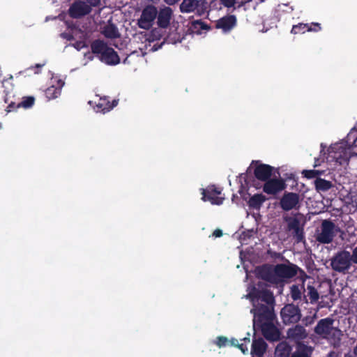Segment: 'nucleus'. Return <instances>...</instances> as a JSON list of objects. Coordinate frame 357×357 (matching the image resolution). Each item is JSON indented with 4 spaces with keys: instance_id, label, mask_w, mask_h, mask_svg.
<instances>
[{
    "instance_id": "obj_1",
    "label": "nucleus",
    "mask_w": 357,
    "mask_h": 357,
    "mask_svg": "<svg viewBox=\"0 0 357 357\" xmlns=\"http://www.w3.org/2000/svg\"><path fill=\"white\" fill-rule=\"evenodd\" d=\"M301 276L307 277L305 272L297 265L290 263L278 264L275 266L265 264L259 268L260 278L272 284H282L286 279L295 277L298 273Z\"/></svg>"
},
{
    "instance_id": "obj_2",
    "label": "nucleus",
    "mask_w": 357,
    "mask_h": 357,
    "mask_svg": "<svg viewBox=\"0 0 357 357\" xmlns=\"http://www.w3.org/2000/svg\"><path fill=\"white\" fill-rule=\"evenodd\" d=\"M274 307L264 305L263 303H256L253 305L250 312L253 314V326L255 328L264 323L275 321L276 315Z\"/></svg>"
},
{
    "instance_id": "obj_3",
    "label": "nucleus",
    "mask_w": 357,
    "mask_h": 357,
    "mask_svg": "<svg viewBox=\"0 0 357 357\" xmlns=\"http://www.w3.org/2000/svg\"><path fill=\"white\" fill-rule=\"evenodd\" d=\"M352 265L350 252L346 250L337 252L331 259V268L337 273H346Z\"/></svg>"
},
{
    "instance_id": "obj_4",
    "label": "nucleus",
    "mask_w": 357,
    "mask_h": 357,
    "mask_svg": "<svg viewBox=\"0 0 357 357\" xmlns=\"http://www.w3.org/2000/svg\"><path fill=\"white\" fill-rule=\"evenodd\" d=\"M353 153L350 146H344L343 144H336L329 149V156L340 165H348Z\"/></svg>"
},
{
    "instance_id": "obj_5",
    "label": "nucleus",
    "mask_w": 357,
    "mask_h": 357,
    "mask_svg": "<svg viewBox=\"0 0 357 357\" xmlns=\"http://www.w3.org/2000/svg\"><path fill=\"white\" fill-rule=\"evenodd\" d=\"M336 226L330 220H324L321 225V231L316 235V240L321 244L331 243L336 236Z\"/></svg>"
},
{
    "instance_id": "obj_6",
    "label": "nucleus",
    "mask_w": 357,
    "mask_h": 357,
    "mask_svg": "<svg viewBox=\"0 0 357 357\" xmlns=\"http://www.w3.org/2000/svg\"><path fill=\"white\" fill-rule=\"evenodd\" d=\"M157 8L151 4L147 5L142 11L141 16L137 21V25L141 29L145 30L150 29L153 24L154 20L157 17Z\"/></svg>"
},
{
    "instance_id": "obj_7",
    "label": "nucleus",
    "mask_w": 357,
    "mask_h": 357,
    "mask_svg": "<svg viewBox=\"0 0 357 357\" xmlns=\"http://www.w3.org/2000/svg\"><path fill=\"white\" fill-rule=\"evenodd\" d=\"M280 316L284 324L289 325L298 323L302 315L298 306L294 304H287L282 308Z\"/></svg>"
},
{
    "instance_id": "obj_8",
    "label": "nucleus",
    "mask_w": 357,
    "mask_h": 357,
    "mask_svg": "<svg viewBox=\"0 0 357 357\" xmlns=\"http://www.w3.org/2000/svg\"><path fill=\"white\" fill-rule=\"evenodd\" d=\"M285 222L287 223V230L296 243L305 241V233L303 225L296 217H286Z\"/></svg>"
},
{
    "instance_id": "obj_9",
    "label": "nucleus",
    "mask_w": 357,
    "mask_h": 357,
    "mask_svg": "<svg viewBox=\"0 0 357 357\" xmlns=\"http://www.w3.org/2000/svg\"><path fill=\"white\" fill-rule=\"evenodd\" d=\"M253 303V305L256 303H263L268 306H275V300L272 291L268 289H254L253 291L249 294Z\"/></svg>"
},
{
    "instance_id": "obj_10",
    "label": "nucleus",
    "mask_w": 357,
    "mask_h": 357,
    "mask_svg": "<svg viewBox=\"0 0 357 357\" xmlns=\"http://www.w3.org/2000/svg\"><path fill=\"white\" fill-rule=\"evenodd\" d=\"M300 196L298 193L285 192L280 200V206L284 211L299 208Z\"/></svg>"
},
{
    "instance_id": "obj_11",
    "label": "nucleus",
    "mask_w": 357,
    "mask_h": 357,
    "mask_svg": "<svg viewBox=\"0 0 357 357\" xmlns=\"http://www.w3.org/2000/svg\"><path fill=\"white\" fill-rule=\"evenodd\" d=\"M179 8L183 13L195 12L198 16H202L205 13L204 3L199 0H183Z\"/></svg>"
},
{
    "instance_id": "obj_12",
    "label": "nucleus",
    "mask_w": 357,
    "mask_h": 357,
    "mask_svg": "<svg viewBox=\"0 0 357 357\" xmlns=\"http://www.w3.org/2000/svg\"><path fill=\"white\" fill-rule=\"evenodd\" d=\"M255 328L261 330L263 336L268 341L276 342L280 340V331L274 324V321L264 323Z\"/></svg>"
},
{
    "instance_id": "obj_13",
    "label": "nucleus",
    "mask_w": 357,
    "mask_h": 357,
    "mask_svg": "<svg viewBox=\"0 0 357 357\" xmlns=\"http://www.w3.org/2000/svg\"><path fill=\"white\" fill-rule=\"evenodd\" d=\"M287 184L283 178H271V177L264 182L263 191L268 194L275 195L285 190Z\"/></svg>"
},
{
    "instance_id": "obj_14",
    "label": "nucleus",
    "mask_w": 357,
    "mask_h": 357,
    "mask_svg": "<svg viewBox=\"0 0 357 357\" xmlns=\"http://www.w3.org/2000/svg\"><path fill=\"white\" fill-rule=\"evenodd\" d=\"M202 199L204 202L208 201L213 205H221L223 203L224 198L218 196L221 190L215 185H209L206 189H202Z\"/></svg>"
},
{
    "instance_id": "obj_15",
    "label": "nucleus",
    "mask_w": 357,
    "mask_h": 357,
    "mask_svg": "<svg viewBox=\"0 0 357 357\" xmlns=\"http://www.w3.org/2000/svg\"><path fill=\"white\" fill-rule=\"evenodd\" d=\"M252 163H255L254 176L259 181L265 182L273 175V171L274 170L273 167L267 164L261 163L260 161H252Z\"/></svg>"
},
{
    "instance_id": "obj_16",
    "label": "nucleus",
    "mask_w": 357,
    "mask_h": 357,
    "mask_svg": "<svg viewBox=\"0 0 357 357\" xmlns=\"http://www.w3.org/2000/svg\"><path fill=\"white\" fill-rule=\"evenodd\" d=\"M81 0L74 1L68 9V15L73 19H79L89 15L91 8L84 3Z\"/></svg>"
},
{
    "instance_id": "obj_17",
    "label": "nucleus",
    "mask_w": 357,
    "mask_h": 357,
    "mask_svg": "<svg viewBox=\"0 0 357 357\" xmlns=\"http://www.w3.org/2000/svg\"><path fill=\"white\" fill-rule=\"evenodd\" d=\"M333 322L334 320L329 317L320 319L314 327V333L323 337H328L331 334Z\"/></svg>"
},
{
    "instance_id": "obj_18",
    "label": "nucleus",
    "mask_w": 357,
    "mask_h": 357,
    "mask_svg": "<svg viewBox=\"0 0 357 357\" xmlns=\"http://www.w3.org/2000/svg\"><path fill=\"white\" fill-rule=\"evenodd\" d=\"M173 16V10L169 6H165L158 10L157 24L161 29H167L169 24Z\"/></svg>"
},
{
    "instance_id": "obj_19",
    "label": "nucleus",
    "mask_w": 357,
    "mask_h": 357,
    "mask_svg": "<svg viewBox=\"0 0 357 357\" xmlns=\"http://www.w3.org/2000/svg\"><path fill=\"white\" fill-rule=\"evenodd\" d=\"M237 24L236 17L234 15H228L220 18L216 22V28L222 29L224 32H229Z\"/></svg>"
},
{
    "instance_id": "obj_20",
    "label": "nucleus",
    "mask_w": 357,
    "mask_h": 357,
    "mask_svg": "<svg viewBox=\"0 0 357 357\" xmlns=\"http://www.w3.org/2000/svg\"><path fill=\"white\" fill-rule=\"evenodd\" d=\"M287 337L296 342H299L305 340L307 337V333L304 326L296 324L294 326L289 328L287 332Z\"/></svg>"
},
{
    "instance_id": "obj_21",
    "label": "nucleus",
    "mask_w": 357,
    "mask_h": 357,
    "mask_svg": "<svg viewBox=\"0 0 357 357\" xmlns=\"http://www.w3.org/2000/svg\"><path fill=\"white\" fill-rule=\"evenodd\" d=\"M268 344L262 337L252 340L250 354L252 357H262L266 353Z\"/></svg>"
},
{
    "instance_id": "obj_22",
    "label": "nucleus",
    "mask_w": 357,
    "mask_h": 357,
    "mask_svg": "<svg viewBox=\"0 0 357 357\" xmlns=\"http://www.w3.org/2000/svg\"><path fill=\"white\" fill-rule=\"evenodd\" d=\"M102 61L111 66H114L120 63V58L117 52L112 48L108 46L105 50L102 56H100Z\"/></svg>"
},
{
    "instance_id": "obj_23",
    "label": "nucleus",
    "mask_w": 357,
    "mask_h": 357,
    "mask_svg": "<svg viewBox=\"0 0 357 357\" xmlns=\"http://www.w3.org/2000/svg\"><path fill=\"white\" fill-rule=\"evenodd\" d=\"M118 100H113L110 102L107 97L100 98L96 106V112H102L103 114L108 112L116 107L118 105Z\"/></svg>"
},
{
    "instance_id": "obj_24",
    "label": "nucleus",
    "mask_w": 357,
    "mask_h": 357,
    "mask_svg": "<svg viewBox=\"0 0 357 357\" xmlns=\"http://www.w3.org/2000/svg\"><path fill=\"white\" fill-rule=\"evenodd\" d=\"M304 292L306 293L303 296L306 303H308L307 298H309L310 303L312 304H314L318 301L319 298V294L314 286L307 284V289L304 290Z\"/></svg>"
},
{
    "instance_id": "obj_25",
    "label": "nucleus",
    "mask_w": 357,
    "mask_h": 357,
    "mask_svg": "<svg viewBox=\"0 0 357 357\" xmlns=\"http://www.w3.org/2000/svg\"><path fill=\"white\" fill-rule=\"evenodd\" d=\"M210 26L201 20H193L189 24L188 30L192 33L201 34L203 30H208Z\"/></svg>"
},
{
    "instance_id": "obj_26",
    "label": "nucleus",
    "mask_w": 357,
    "mask_h": 357,
    "mask_svg": "<svg viewBox=\"0 0 357 357\" xmlns=\"http://www.w3.org/2000/svg\"><path fill=\"white\" fill-rule=\"evenodd\" d=\"M266 200V197L264 195L255 194L250 198L248 204L250 208L259 210Z\"/></svg>"
},
{
    "instance_id": "obj_27",
    "label": "nucleus",
    "mask_w": 357,
    "mask_h": 357,
    "mask_svg": "<svg viewBox=\"0 0 357 357\" xmlns=\"http://www.w3.org/2000/svg\"><path fill=\"white\" fill-rule=\"evenodd\" d=\"M312 349L304 344H298L296 350L291 354V357H311Z\"/></svg>"
},
{
    "instance_id": "obj_28",
    "label": "nucleus",
    "mask_w": 357,
    "mask_h": 357,
    "mask_svg": "<svg viewBox=\"0 0 357 357\" xmlns=\"http://www.w3.org/2000/svg\"><path fill=\"white\" fill-rule=\"evenodd\" d=\"M102 34L107 38H117L120 36V33L116 26L113 23H109L105 25L102 30Z\"/></svg>"
},
{
    "instance_id": "obj_29",
    "label": "nucleus",
    "mask_w": 357,
    "mask_h": 357,
    "mask_svg": "<svg viewBox=\"0 0 357 357\" xmlns=\"http://www.w3.org/2000/svg\"><path fill=\"white\" fill-rule=\"evenodd\" d=\"M315 189L317 192H326L333 187L331 181L321 178H317L314 181Z\"/></svg>"
},
{
    "instance_id": "obj_30",
    "label": "nucleus",
    "mask_w": 357,
    "mask_h": 357,
    "mask_svg": "<svg viewBox=\"0 0 357 357\" xmlns=\"http://www.w3.org/2000/svg\"><path fill=\"white\" fill-rule=\"evenodd\" d=\"M291 347L286 342L279 343L275 350V357H289Z\"/></svg>"
},
{
    "instance_id": "obj_31",
    "label": "nucleus",
    "mask_w": 357,
    "mask_h": 357,
    "mask_svg": "<svg viewBox=\"0 0 357 357\" xmlns=\"http://www.w3.org/2000/svg\"><path fill=\"white\" fill-rule=\"evenodd\" d=\"M107 47V45L100 40H96L91 44V52L95 54H100V56H102Z\"/></svg>"
},
{
    "instance_id": "obj_32",
    "label": "nucleus",
    "mask_w": 357,
    "mask_h": 357,
    "mask_svg": "<svg viewBox=\"0 0 357 357\" xmlns=\"http://www.w3.org/2000/svg\"><path fill=\"white\" fill-rule=\"evenodd\" d=\"M61 89L60 87H56V86L52 85V86L48 87L45 91V96L49 100L54 99V98H57L61 94Z\"/></svg>"
},
{
    "instance_id": "obj_33",
    "label": "nucleus",
    "mask_w": 357,
    "mask_h": 357,
    "mask_svg": "<svg viewBox=\"0 0 357 357\" xmlns=\"http://www.w3.org/2000/svg\"><path fill=\"white\" fill-rule=\"evenodd\" d=\"M35 103V98L33 96H24L22 100L18 102V107L29 109L33 107Z\"/></svg>"
},
{
    "instance_id": "obj_34",
    "label": "nucleus",
    "mask_w": 357,
    "mask_h": 357,
    "mask_svg": "<svg viewBox=\"0 0 357 357\" xmlns=\"http://www.w3.org/2000/svg\"><path fill=\"white\" fill-rule=\"evenodd\" d=\"M307 26L308 24L298 23V24L293 25L291 33L294 35L304 33L307 31Z\"/></svg>"
},
{
    "instance_id": "obj_35",
    "label": "nucleus",
    "mask_w": 357,
    "mask_h": 357,
    "mask_svg": "<svg viewBox=\"0 0 357 357\" xmlns=\"http://www.w3.org/2000/svg\"><path fill=\"white\" fill-rule=\"evenodd\" d=\"M324 173L323 171H320V170H315V169H310V170H303L302 172V174L303 175L304 177L308 178V179H311V178H319L318 176L322 175Z\"/></svg>"
},
{
    "instance_id": "obj_36",
    "label": "nucleus",
    "mask_w": 357,
    "mask_h": 357,
    "mask_svg": "<svg viewBox=\"0 0 357 357\" xmlns=\"http://www.w3.org/2000/svg\"><path fill=\"white\" fill-rule=\"evenodd\" d=\"M290 295L291 298L293 299V301H298L301 298V291L299 288V287L296 284H293L290 287Z\"/></svg>"
},
{
    "instance_id": "obj_37",
    "label": "nucleus",
    "mask_w": 357,
    "mask_h": 357,
    "mask_svg": "<svg viewBox=\"0 0 357 357\" xmlns=\"http://www.w3.org/2000/svg\"><path fill=\"white\" fill-rule=\"evenodd\" d=\"M8 94L6 95L4 101L6 103H8V105L7 106V108L6 109V111L7 113L15 111L16 109L20 108V107H18V102L15 103L13 101H10L8 102V98L7 97Z\"/></svg>"
},
{
    "instance_id": "obj_38",
    "label": "nucleus",
    "mask_w": 357,
    "mask_h": 357,
    "mask_svg": "<svg viewBox=\"0 0 357 357\" xmlns=\"http://www.w3.org/2000/svg\"><path fill=\"white\" fill-rule=\"evenodd\" d=\"M321 29V24L319 23H317V22L308 24V26L307 27V31L318 32Z\"/></svg>"
},
{
    "instance_id": "obj_39",
    "label": "nucleus",
    "mask_w": 357,
    "mask_h": 357,
    "mask_svg": "<svg viewBox=\"0 0 357 357\" xmlns=\"http://www.w3.org/2000/svg\"><path fill=\"white\" fill-rule=\"evenodd\" d=\"M342 335V331L340 329L332 326L331 334V335H329V337L334 338V339L337 338V340L340 341V336Z\"/></svg>"
},
{
    "instance_id": "obj_40",
    "label": "nucleus",
    "mask_w": 357,
    "mask_h": 357,
    "mask_svg": "<svg viewBox=\"0 0 357 357\" xmlns=\"http://www.w3.org/2000/svg\"><path fill=\"white\" fill-rule=\"evenodd\" d=\"M227 342H228V340L226 337L219 336L216 338L215 344L218 347H219L220 348V347L226 346Z\"/></svg>"
},
{
    "instance_id": "obj_41",
    "label": "nucleus",
    "mask_w": 357,
    "mask_h": 357,
    "mask_svg": "<svg viewBox=\"0 0 357 357\" xmlns=\"http://www.w3.org/2000/svg\"><path fill=\"white\" fill-rule=\"evenodd\" d=\"M84 3L91 9L93 7H98L100 4V0H81Z\"/></svg>"
},
{
    "instance_id": "obj_42",
    "label": "nucleus",
    "mask_w": 357,
    "mask_h": 357,
    "mask_svg": "<svg viewBox=\"0 0 357 357\" xmlns=\"http://www.w3.org/2000/svg\"><path fill=\"white\" fill-rule=\"evenodd\" d=\"M315 319L316 314L313 316H307L303 319L302 321L305 326H307L312 324L314 322Z\"/></svg>"
},
{
    "instance_id": "obj_43",
    "label": "nucleus",
    "mask_w": 357,
    "mask_h": 357,
    "mask_svg": "<svg viewBox=\"0 0 357 357\" xmlns=\"http://www.w3.org/2000/svg\"><path fill=\"white\" fill-rule=\"evenodd\" d=\"M350 259L352 264H357V245L352 250V252H350Z\"/></svg>"
},
{
    "instance_id": "obj_44",
    "label": "nucleus",
    "mask_w": 357,
    "mask_h": 357,
    "mask_svg": "<svg viewBox=\"0 0 357 357\" xmlns=\"http://www.w3.org/2000/svg\"><path fill=\"white\" fill-rule=\"evenodd\" d=\"M222 5L227 8L233 7L236 3V0H221Z\"/></svg>"
},
{
    "instance_id": "obj_45",
    "label": "nucleus",
    "mask_w": 357,
    "mask_h": 357,
    "mask_svg": "<svg viewBox=\"0 0 357 357\" xmlns=\"http://www.w3.org/2000/svg\"><path fill=\"white\" fill-rule=\"evenodd\" d=\"M236 347L243 352V354H246L248 353V349L245 344H237Z\"/></svg>"
},
{
    "instance_id": "obj_46",
    "label": "nucleus",
    "mask_w": 357,
    "mask_h": 357,
    "mask_svg": "<svg viewBox=\"0 0 357 357\" xmlns=\"http://www.w3.org/2000/svg\"><path fill=\"white\" fill-rule=\"evenodd\" d=\"M222 234H223L222 231L220 229H215L213 233V236L216 238L221 237L222 236Z\"/></svg>"
},
{
    "instance_id": "obj_47",
    "label": "nucleus",
    "mask_w": 357,
    "mask_h": 357,
    "mask_svg": "<svg viewBox=\"0 0 357 357\" xmlns=\"http://www.w3.org/2000/svg\"><path fill=\"white\" fill-rule=\"evenodd\" d=\"M168 5H174L177 3L179 0H164Z\"/></svg>"
},
{
    "instance_id": "obj_48",
    "label": "nucleus",
    "mask_w": 357,
    "mask_h": 357,
    "mask_svg": "<svg viewBox=\"0 0 357 357\" xmlns=\"http://www.w3.org/2000/svg\"><path fill=\"white\" fill-rule=\"evenodd\" d=\"M250 333H248L247 337H245L243 339V340L245 342V344L247 343H249L250 342Z\"/></svg>"
},
{
    "instance_id": "obj_49",
    "label": "nucleus",
    "mask_w": 357,
    "mask_h": 357,
    "mask_svg": "<svg viewBox=\"0 0 357 357\" xmlns=\"http://www.w3.org/2000/svg\"><path fill=\"white\" fill-rule=\"evenodd\" d=\"M319 165H320V163H319V158H315V159H314V164L313 167H318Z\"/></svg>"
},
{
    "instance_id": "obj_50",
    "label": "nucleus",
    "mask_w": 357,
    "mask_h": 357,
    "mask_svg": "<svg viewBox=\"0 0 357 357\" xmlns=\"http://www.w3.org/2000/svg\"><path fill=\"white\" fill-rule=\"evenodd\" d=\"M336 354L334 351L330 352L326 357H335Z\"/></svg>"
},
{
    "instance_id": "obj_51",
    "label": "nucleus",
    "mask_w": 357,
    "mask_h": 357,
    "mask_svg": "<svg viewBox=\"0 0 357 357\" xmlns=\"http://www.w3.org/2000/svg\"><path fill=\"white\" fill-rule=\"evenodd\" d=\"M286 175H287L286 179L294 178V175L293 174H290L289 175H288V174H286Z\"/></svg>"
},
{
    "instance_id": "obj_52",
    "label": "nucleus",
    "mask_w": 357,
    "mask_h": 357,
    "mask_svg": "<svg viewBox=\"0 0 357 357\" xmlns=\"http://www.w3.org/2000/svg\"><path fill=\"white\" fill-rule=\"evenodd\" d=\"M128 56H127V57H126V58L123 61V63H125V64H126V63H130V61H128Z\"/></svg>"
},
{
    "instance_id": "obj_53",
    "label": "nucleus",
    "mask_w": 357,
    "mask_h": 357,
    "mask_svg": "<svg viewBox=\"0 0 357 357\" xmlns=\"http://www.w3.org/2000/svg\"><path fill=\"white\" fill-rule=\"evenodd\" d=\"M81 44H82V42L77 43L75 47L79 50L80 48Z\"/></svg>"
},
{
    "instance_id": "obj_54",
    "label": "nucleus",
    "mask_w": 357,
    "mask_h": 357,
    "mask_svg": "<svg viewBox=\"0 0 357 357\" xmlns=\"http://www.w3.org/2000/svg\"><path fill=\"white\" fill-rule=\"evenodd\" d=\"M236 342H237V340H234V339H233V340H231L232 344H233V345L236 346V344H236Z\"/></svg>"
},
{
    "instance_id": "obj_55",
    "label": "nucleus",
    "mask_w": 357,
    "mask_h": 357,
    "mask_svg": "<svg viewBox=\"0 0 357 357\" xmlns=\"http://www.w3.org/2000/svg\"><path fill=\"white\" fill-rule=\"evenodd\" d=\"M37 67H41L42 66L41 65H39V64H37L36 65Z\"/></svg>"
}]
</instances>
